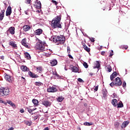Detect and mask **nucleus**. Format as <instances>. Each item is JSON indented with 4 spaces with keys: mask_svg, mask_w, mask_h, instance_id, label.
<instances>
[{
    "mask_svg": "<svg viewBox=\"0 0 130 130\" xmlns=\"http://www.w3.org/2000/svg\"><path fill=\"white\" fill-rule=\"evenodd\" d=\"M71 69H72V71L74 73H78V71H79V69L77 68L76 67H74L73 66H71Z\"/></svg>",
    "mask_w": 130,
    "mask_h": 130,
    "instance_id": "24",
    "label": "nucleus"
},
{
    "mask_svg": "<svg viewBox=\"0 0 130 130\" xmlns=\"http://www.w3.org/2000/svg\"><path fill=\"white\" fill-rule=\"evenodd\" d=\"M53 41L63 44L66 42V38L63 36H56L53 38Z\"/></svg>",
    "mask_w": 130,
    "mask_h": 130,
    "instance_id": "4",
    "label": "nucleus"
},
{
    "mask_svg": "<svg viewBox=\"0 0 130 130\" xmlns=\"http://www.w3.org/2000/svg\"><path fill=\"white\" fill-rule=\"evenodd\" d=\"M52 3H53V4H54L55 6H57V3L56 1H54V0H52Z\"/></svg>",
    "mask_w": 130,
    "mask_h": 130,
    "instance_id": "45",
    "label": "nucleus"
},
{
    "mask_svg": "<svg viewBox=\"0 0 130 130\" xmlns=\"http://www.w3.org/2000/svg\"><path fill=\"white\" fill-rule=\"evenodd\" d=\"M28 75L30 78H38V75L32 73V72H28Z\"/></svg>",
    "mask_w": 130,
    "mask_h": 130,
    "instance_id": "19",
    "label": "nucleus"
},
{
    "mask_svg": "<svg viewBox=\"0 0 130 130\" xmlns=\"http://www.w3.org/2000/svg\"><path fill=\"white\" fill-rule=\"evenodd\" d=\"M37 70H38V71H40V72H41L42 71V67L40 66L39 67H37Z\"/></svg>",
    "mask_w": 130,
    "mask_h": 130,
    "instance_id": "40",
    "label": "nucleus"
},
{
    "mask_svg": "<svg viewBox=\"0 0 130 130\" xmlns=\"http://www.w3.org/2000/svg\"><path fill=\"white\" fill-rule=\"evenodd\" d=\"M38 12H39V13H40V12H39V10H38Z\"/></svg>",
    "mask_w": 130,
    "mask_h": 130,
    "instance_id": "64",
    "label": "nucleus"
},
{
    "mask_svg": "<svg viewBox=\"0 0 130 130\" xmlns=\"http://www.w3.org/2000/svg\"><path fill=\"white\" fill-rule=\"evenodd\" d=\"M42 104L46 107H50L51 106V102L46 100H43L42 101Z\"/></svg>",
    "mask_w": 130,
    "mask_h": 130,
    "instance_id": "5",
    "label": "nucleus"
},
{
    "mask_svg": "<svg viewBox=\"0 0 130 130\" xmlns=\"http://www.w3.org/2000/svg\"><path fill=\"white\" fill-rule=\"evenodd\" d=\"M82 45H83V47H85V46H86V44L85 43H82Z\"/></svg>",
    "mask_w": 130,
    "mask_h": 130,
    "instance_id": "59",
    "label": "nucleus"
},
{
    "mask_svg": "<svg viewBox=\"0 0 130 130\" xmlns=\"http://www.w3.org/2000/svg\"><path fill=\"white\" fill-rule=\"evenodd\" d=\"M78 82H80V83H84V80L81 78H78Z\"/></svg>",
    "mask_w": 130,
    "mask_h": 130,
    "instance_id": "44",
    "label": "nucleus"
},
{
    "mask_svg": "<svg viewBox=\"0 0 130 130\" xmlns=\"http://www.w3.org/2000/svg\"><path fill=\"white\" fill-rule=\"evenodd\" d=\"M43 33V30L42 29L39 28L35 31V35H41Z\"/></svg>",
    "mask_w": 130,
    "mask_h": 130,
    "instance_id": "12",
    "label": "nucleus"
},
{
    "mask_svg": "<svg viewBox=\"0 0 130 130\" xmlns=\"http://www.w3.org/2000/svg\"><path fill=\"white\" fill-rule=\"evenodd\" d=\"M118 108H121L123 107V104L121 101H120L117 105Z\"/></svg>",
    "mask_w": 130,
    "mask_h": 130,
    "instance_id": "25",
    "label": "nucleus"
},
{
    "mask_svg": "<svg viewBox=\"0 0 130 130\" xmlns=\"http://www.w3.org/2000/svg\"><path fill=\"white\" fill-rule=\"evenodd\" d=\"M26 109L27 110L28 112L29 113H31V112H32V111H34V110H32L29 108H26Z\"/></svg>",
    "mask_w": 130,
    "mask_h": 130,
    "instance_id": "39",
    "label": "nucleus"
},
{
    "mask_svg": "<svg viewBox=\"0 0 130 130\" xmlns=\"http://www.w3.org/2000/svg\"><path fill=\"white\" fill-rule=\"evenodd\" d=\"M21 44L26 48H30V47L28 45V43H27V39L25 38L22 40Z\"/></svg>",
    "mask_w": 130,
    "mask_h": 130,
    "instance_id": "9",
    "label": "nucleus"
},
{
    "mask_svg": "<svg viewBox=\"0 0 130 130\" xmlns=\"http://www.w3.org/2000/svg\"><path fill=\"white\" fill-rule=\"evenodd\" d=\"M128 123H129V122L128 121H124L121 125V128H124L126 127V126H127V125H128Z\"/></svg>",
    "mask_w": 130,
    "mask_h": 130,
    "instance_id": "15",
    "label": "nucleus"
},
{
    "mask_svg": "<svg viewBox=\"0 0 130 130\" xmlns=\"http://www.w3.org/2000/svg\"><path fill=\"white\" fill-rule=\"evenodd\" d=\"M107 72L108 73H110L112 71V68H111V66H109L107 68Z\"/></svg>",
    "mask_w": 130,
    "mask_h": 130,
    "instance_id": "37",
    "label": "nucleus"
},
{
    "mask_svg": "<svg viewBox=\"0 0 130 130\" xmlns=\"http://www.w3.org/2000/svg\"><path fill=\"white\" fill-rule=\"evenodd\" d=\"M93 75H94V73H90V74H89V75H90L91 77H92V76H93Z\"/></svg>",
    "mask_w": 130,
    "mask_h": 130,
    "instance_id": "58",
    "label": "nucleus"
},
{
    "mask_svg": "<svg viewBox=\"0 0 130 130\" xmlns=\"http://www.w3.org/2000/svg\"><path fill=\"white\" fill-rule=\"evenodd\" d=\"M122 86L123 87H125L126 86V83H125V82H123Z\"/></svg>",
    "mask_w": 130,
    "mask_h": 130,
    "instance_id": "49",
    "label": "nucleus"
},
{
    "mask_svg": "<svg viewBox=\"0 0 130 130\" xmlns=\"http://www.w3.org/2000/svg\"><path fill=\"white\" fill-rule=\"evenodd\" d=\"M61 17L60 16H57L53 19L51 21V26L53 29H56L59 28L61 29L62 26H61Z\"/></svg>",
    "mask_w": 130,
    "mask_h": 130,
    "instance_id": "1",
    "label": "nucleus"
},
{
    "mask_svg": "<svg viewBox=\"0 0 130 130\" xmlns=\"http://www.w3.org/2000/svg\"><path fill=\"white\" fill-rule=\"evenodd\" d=\"M0 59H2V60H4V59H5V56H0Z\"/></svg>",
    "mask_w": 130,
    "mask_h": 130,
    "instance_id": "47",
    "label": "nucleus"
},
{
    "mask_svg": "<svg viewBox=\"0 0 130 130\" xmlns=\"http://www.w3.org/2000/svg\"><path fill=\"white\" fill-rule=\"evenodd\" d=\"M5 101H3V100H0V103H3V104H4V102Z\"/></svg>",
    "mask_w": 130,
    "mask_h": 130,
    "instance_id": "57",
    "label": "nucleus"
},
{
    "mask_svg": "<svg viewBox=\"0 0 130 130\" xmlns=\"http://www.w3.org/2000/svg\"><path fill=\"white\" fill-rule=\"evenodd\" d=\"M83 66L85 69H88V68H89V65H88V63H87L86 62L83 63Z\"/></svg>",
    "mask_w": 130,
    "mask_h": 130,
    "instance_id": "36",
    "label": "nucleus"
},
{
    "mask_svg": "<svg viewBox=\"0 0 130 130\" xmlns=\"http://www.w3.org/2000/svg\"><path fill=\"white\" fill-rule=\"evenodd\" d=\"M20 112H21V113H24V112H25V110H24V109H21L20 110Z\"/></svg>",
    "mask_w": 130,
    "mask_h": 130,
    "instance_id": "50",
    "label": "nucleus"
},
{
    "mask_svg": "<svg viewBox=\"0 0 130 130\" xmlns=\"http://www.w3.org/2000/svg\"><path fill=\"white\" fill-rule=\"evenodd\" d=\"M67 50L69 51V50H70V48H68Z\"/></svg>",
    "mask_w": 130,
    "mask_h": 130,
    "instance_id": "63",
    "label": "nucleus"
},
{
    "mask_svg": "<svg viewBox=\"0 0 130 130\" xmlns=\"http://www.w3.org/2000/svg\"><path fill=\"white\" fill-rule=\"evenodd\" d=\"M37 87H40L41 86H43V84L40 82H36L35 84Z\"/></svg>",
    "mask_w": 130,
    "mask_h": 130,
    "instance_id": "30",
    "label": "nucleus"
},
{
    "mask_svg": "<svg viewBox=\"0 0 130 130\" xmlns=\"http://www.w3.org/2000/svg\"><path fill=\"white\" fill-rule=\"evenodd\" d=\"M55 76H57V77H58L59 75H58V74H57V73H55Z\"/></svg>",
    "mask_w": 130,
    "mask_h": 130,
    "instance_id": "60",
    "label": "nucleus"
},
{
    "mask_svg": "<svg viewBox=\"0 0 130 130\" xmlns=\"http://www.w3.org/2000/svg\"><path fill=\"white\" fill-rule=\"evenodd\" d=\"M32 102L34 104L35 106H38L39 105V102L35 99H34L32 100Z\"/></svg>",
    "mask_w": 130,
    "mask_h": 130,
    "instance_id": "22",
    "label": "nucleus"
},
{
    "mask_svg": "<svg viewBox=\"0 0 130 130\" xmlns=\"http://www.w3.org/2000/svg\"><path fill=\"white\" fill-rule=\"evenodd\" d=\"M24 55L25 58H27V59H31V56H30V54L28 52H26Z\"/></svg>",
    "mask_w": 130,
    "mask_h": 130,
    "instance_id": "26",
    "label": "nucleus"
},
{
    "mask_svg": "<svg viewBox=\"0 0 130 130\" xmlns=\"http://www.w3.org/2000/svg\"><path fill=\"white\" fill-rule=\"evenodd\" d=\"M8 104L11 105V106H12V107H15V106H16V105H15V104L13 103V102H12L11 101H8Z\"/></svg>",
    "mask_w": 130,
    "mask_h": 130,
    "instance_id": "31",
    "label": "nucleus"
},
{
    "mask_svg": "<svg viewBox=\"0 0 130 130\" xmlns=\"http://www.w3.org/2000/svg\"><path fill=\"white\" fill-rule=\"evenodd\" d=\"M114 126H115V128H118V126H119V122H115L114 123Z\"/></svg>",
    "mask_w": 130,
    "mask_h": 130,
    "instance_id": "33",
    "label": "nucleus"
},
{
    "mask_svg": "<svg viewBox=\"0 0 130 130\" xmlns=\"http://www.w3.org/2000/svg\"><path fill=\"white\" fill-rule=\"evenodd\" d=\"M101 54H102V55H104V54H105V51H102L101 52Z\"/></svg>",
    "mask_w": 130,
    "mask_h": 130,
    "instance_id": "53",
    "label": "nucleus"
},
{
    "mask_svg": "<svg viewBox=\"0 0 130 130\" xmlns=\"http://www.w3.org/2000/svg\"><path fill=\"white\" fill-rule=\"evenodd\" d=\"M100 49H102V46H101L100 47Z\"/></svg>",
    "mask_w": 130,
    "mask_h": 130,
    "instance_id": "62",
    "label": "nucleus"
},
{
    "mask_svg": "<svg viewBox=\"0 0 130 130\" xmlns=\"http://www.w3.org/2000/svg\"><path fill=\"white\" fill-rule=\"evenodd\" d=\"M44 130H49V128L48 127H46L44 129Z\"/></svg>",
    "mask_w": 130,
    "mask_h": 130,
    "instance_id": "54",
    "label": "nucleus"
},
{
    "mask_svg": "<svg viewBox=\"0 0 130 130\" xmlns=\"http://www.w3.org/2000/svg\"><path fill=\"white\" fill-rule=\"evenodd\" d=\"M117 76V73L114 72L110 76L111 81H113L115 78Z\"/></svg>",
    "mask_w": 130,
    "mask_h": 130,
    "instance_id": "13",
    "label": "nucleus"
},
{
    "mask_svg": "<svg viewBox=\"0 0 130 130\" xmlns=\"http://www.w3.org/2000/svg\"><path fill=\"white\" fill-rule=\"evenodd\" d=\"M120 48H121L122 49H127V48H128V46L127 45H122L121 46Z\"/></svg>",
    "mask_w": 130,
    "mask_h": 130,
    "instance_id": "32",
    "label": "nucleus"
},
{
    "mask_svg": "<svg viewBox=\"0 0 130 130\" xmlns=\"http://www.w3.org/2000/svg\"><path fill=\"white\" fill-rule=\"evenodd\" d=\"M25 124H26V125H28L29 126H30V125H32V122L31 121H26L25 122Z\"/></svg>",
    "mask_w": 130,
    "mask_h": 130,
    "instance_id": "35",
    "label": "nucleus"
},
{
    "mask_svg": "<svg viewBox=\"0 0 130 130\" xmlns=\"http://www.w3.org/2000/svg\"><path fill=\"white\" fill-rule=\"evenodd\" d=\"M38 117H39L38 115H37V116L34 117V120H36V119H37L38 118Z\"/></svg>",
    "mask_w": 130,
    "mask_h": 130,
    "instance_id": "48",
    "label": "nucleus"
},
{
    "mask_svg": "<svg viewBox=\"0 0 130 130\" xmlns=\"http://www.w3.org/2000/svg\"><path fill=\"white\" fill-rule=\"evenodd\" d=\"M5 10H2L0 13V21H3L4 20V18L5 17Z\"/></svg>",
    "mask_w": 130,
    "mask_h": 130,
    "instance_id": "16",
    "label": "nucleus"
},
{
    "mask_svg": "<svg viewBox=\"0 0 130 130\" xmlns=\"http://www.w3.org/2000/svg\"><path fill=\"white\" fill-rule=\"evenodd\" d=\"M68 56H69V58H71L72 59H73V57L71 56V54H69L68 55Z\"/></svg>",
    "mask_w": 130,
    "mask_h": 130,
    "instance_id": "52",
    "label": "nucleus"
},
{
    "mask_svg": "<svg viewBox=\"0 0 130 130\" xmlns=\"http://www.w3.org/2000/svg\"><path fill=\"white\" fill-rule=\"evenodd\" d=\"M21 79H23V80H25V78H24L23 77H21Z\"/></svg>",
    "mask_w": 130,
    "mask_h": 130,
    "instance_id": "61",
    "label": "nucleus"
},
{
    "mask_svg": "<svg viewBox=\"0 0 130 130\" xmlns=\"http://www.w3.org/2000/svg\"><path fill=\"white\" fill-rule=\"evenodd\" d=\"M96 62L97 63L96 64L95 68H96V69H99V68H100V63H99L98 61H97Z\"/></svg>",
    "mask_w": 130,
    "mask_h": 130,
    "instance_id": "38",
    "label": "nucleus"
},
{
    "mask_svg": "<svg viewBox=\"0 0 130 130\" xmlns=\"http://www.w3.org/2000/svg\"><path fill=\"white\" fill-rule=\"evenodd\" d=\"M3 104H5V105H7V104H8V101L7 102H4Z\"/></svg>",
    "mask_w": 130,
    "mask_h": 130,
    "instance_id": "56",
    "label": "nucleus"
},
{
    "mask_svg": "<svg viewBox=\"0 0 130 130\" xmlns=\"http://www.w3.org/2000/svg\"><path fill=\"white\" fill-rule=\"evenodd\" d=\"M50 63L51 67H54L55 66H56V64H57V60H56V59H53L50 61Z\"/></svg>",
    "mask_w": 130,
    "mask_h": 130,
    "instance_id": "17",
    "label": "nucleus"
},
{
    "mask_svg": "<svg viewBox=\"0 0 130 130\" xmlns=\"http://www.w3.org/2000/svg\"><path fill=\"white\" fill-rule=\"evenodd\" d=\"M112 104L114 106V107H116L117 106V100L116 99H113L112 100Z\"/></svg>",
    "mask_w": 130,
    "mask_h": 130,
    "instance_id": "23",
    "label": "nucleus"
},
{
    "mask_svg": "<svg viewBox=\"0 0 130 130\" xmlns=\"http://www.w3.org/2000/svg\"><path fill=\"white\" fill-rule=\"evenodd\" d=\"M15 27L13 26H11L9 28V29L7 30V33L8 32H9V33L10 34H11V35H15Z\"/></svg>",
    "mask_w": 130,
    "mask_h": 130,
    "instance_id": "10",
    "label": "nucleus"
},
{
    "mask_svg": "<svg viewBox=\"0 0 130 130\" xmlns=\"http://www.w3.org/2000/svg\"><path fill=\"white\" fill-rule=\"evenodd\" d=\"M21 70L22 71V72H29V68L25 66H21Z\"/></svg>",
    "mask_w": 130,
    "mask_h": 130,
    "instance_id": "20",
    "label": "nucleus"
},
{
    "mask_svg": "<svg viewBox=\"0 0 130 130\" xmlns=\"http://www.w3.org/2000/svg\"><path fill=\"white\" fill-rule=\"evenodd\" d=\"M63 99H64V98L62 96H59L57 99V101L58 102H62V101H63Z\"/></svg>",
    "mask_w": 130,
    "mask_h": 130,
    "instance_id": "28",
    "label": "nucleus"
},
{
    "mask_svg": "<svg viewBox=\"0 0 130 130\" xmlns=\"http://www.w3.org/2000/svg\"><path fill=\"white\" fill-rule=\"evenodd\" d=\"M45 42H43L40 40H38V41L36 43V47L37 49L41 51H45L46 48H45Z\"/></svg>",
    "mask_w": 130,
    "mask_h": 130,
    "instance_id": "2",
    "label": "nucleus"
},
{
    "mask_svg": "<svg viewBox=\"0 0 130 130\" xmlns=\"http://www.w3.org/2000/svg\"><path fill=\"white\" fill-rule=\"evenodd\" d=\"M47 91L49 93H55L57 92V89L53 86L50 87L47 89Z\"/></svg>",
    "mask_w": 130,
    "mask_h": 130,
    "instance_id": "6",
    "label": "nucleus"
},
{
    "mask_svg": "<svg viewBox=\"0 0 130 130\" xmlns=\"http://www.w3.org/2000/svg\"><path fill=\"white\" fill-rule=\"evenodd\" d=\"M23 30L25 31V32H27V31H29L30 29H31V27L28 25H25L23 26Z\"/></svg>",
    "mask_w": 130,
    "mask_h": 130,
    "instance_id": "21",
    "label": "nucleus"
},
{
    "mask_svg": "<svg viewBox=\"0 0 130 130\" xmlns=\"http://www.w3.org/2000/svg\"><path fill=\"white\" fill-rule=\"evenodd\" d=\"M8 130H14V127H11L9 128V129H8Z\"/></svg>",
    "mask_w": 130,
    "mask_h": 130,
    "instance_id": "55",
    "label": "nucleus"
},
{
    "mask_svg": "<svg viewBox=\"0 0 130 130\" xmlns=\"http://www.w3.org/2000/svg\"><path fill=\"white\" fill-rule=\"evenodd\" d=\"M94 91H98V86H95V88L94 89Z\"/></svg>",
    "mask_w": 130,
    "mask_h": 130,
    "instance_id": "51",
    "label": "nucleus"
},
{
    "mask_svg": "<svg viewBox=\"0 0 130 130\" xmlns=\"http://www.w3.org/2000/svg\"><path fill=\"white\" fill-rule=\"evenodd\" d=\"M113 55V50H111V52L110 53L109 57H111Z\"/></svg>",
    "mask_w": 130,
    "mask_h": 130,
    "instance_id": "46",
    "label": "nucleus"
},
{
    "mask_svg": "<svg viewBox=\"0 0 130 130\" xmlns=\"http://www.w3.org/2000/svg\"><path fill=\"white\" fill-rule=\"evenodd\" d=\"M9 45H10V46H12L13 48H15V49H18V46H17L16 44L15 43V42L10 41L9 42Z\"/></svg>",
    "mask_w": 130,
    "mask_h": 130,
    "instance_id": "14",
    "label": "nucleus"
},
{
    "mask_svg": "<svg viewBox=\"0 0 130 130\" xmlns=\"http://www.w3.org/2000/svg\"><path fill=\"white\" fill-rule=\"evenodd\" d=\"M115 86H121L122 84V82H121V80H120L119 77H117L115 79Z\"/></svg>",
    "mask_w": 130,
    "mask_h": 130,
    "instance_id": "7",
    "label": "nucleus"
},
{
    "mask_svg": "<svg viewBox=\"0 0 130 130\" xmlns=\"http://www.w3.org/2000/svg\"><path fill=\"white\" fill-rule=\"evenodd\" d=\"M5 79L6 80L7 82L9 83H12V79H11V76L6 74L5 76Z\"/></svg>",
    "mask_w": 130,
    "mask_h": 130,
    "instance_id": "18",
    "label": "nucleus"
},
{
    "mask_svg": "<svg viewBox=\"0 0 130 130\" xmlns=\"http://www.w3.org/2000/svg\"><path fill=\"white\" fill-rule=\"evenodd\" d=\"M30 3H31V0H25V4L29 5L30 4Z\"/></svg>",
    "mask_w": 130,
    "mask_h": 130,
    "instance_id": "42",
    "label": "nucleus"
},
{
    "mask_svg": "<svg viewBox=\"0 0 130 130\" xmlns=\"http://www.w3.org/2000/svg\"><path fill=\"white\" fill-rule=\"evenodd\" d=\"M89 40H90L91 42H95V39L94 38H89Z\"/></svg>",
    "mask_w": 130,
    "mask_h": 130,
    "instance_id": "41",
    "label": "nucleus"
},
{
    "mask_svg": "<svg viewBox=\"0 0 130 130\" xmlns=\"http://www.w3.org/2000/svg\"><path fill=\"white\" fill-rule=\"evenodd\" d=\"M84 125H86L87 126H90V125H93V123L85 122L84 123Z\"/></svg>",
    "mask_w": 130,
    "mask_h": 130,
    "instance_id": "29",
    "label": "nucleus"
},
{
    "mask_svg": "<svg viewBox=\"0 0 130 130\" xmlns=\"http://www.w3.org/2000/svg\"><path fill=\"white\" fill-rule=\"evenodd\" d=\"M11 14H12V7L11 6H9L6 11V16H11Z\"/></svg>",
    "mask_w": 130,
    "mask_h": 130,
    "instance_id": "11",
    "label": "nucleus"
},
{
    "mask_svg": "<svg viewBox=\"0 0 130 130\" xmlns=\"http://www.w3.org/2000/svg\"><path fill=\"white\" fill-rule=\"evenodd\" d=\"M34 7L36 8V9L40 10V9H41V3L40 1L37 0V2L35 3Z\"/></svg>",
    "mask_w": 130,
    "mask_h": 130,
    "instance_id": "8",
    "label": "nucleus"
},
{
    "mask_svg": "<svg viewBox=\"0 0 130 130\" xmlns=\"http://www.w3.org/2000/svg\"><path fill=\"white\" fill-rule=\"evenodd\" d=\"M83 48L87 52H90V48H88V46H84V47H83Z\"/></svg>",
    "mask_w": 130,
    "mask_h": 130,
    "instance_id": "34",
    "label": "nucleus"
},
{
    "mask_svg": "<svg viewBox=\"0 0 130 130\" xmlns=\"http://www.w3.org/2000/svg\"><path fill=\"white\" fill-rule=\"evenodd\" d=\"M102 93H103V94L104 98H106V97H107V90H103Z\"/></svg>",
    "mask_w": 130,
    "mask_h": 130,
    "instance_id": "27",
    "label": "nucleus"
},
{
    "mask_svg": "<svg viewBox=\"0 0 130 130\" xmlns=\"http://www.w3.org/2000/svg\"><path fill=\"white\" fill-rule=\"evenodd\" d=\"M110 86H111V87H113V86H115V83H114V82H112V83H111L110 84Z\"/></svg>",
    "mask_w": 130,
    "mask_h": 130,
    "instance_id": "43",
    "label": "nucleus"
},
{
    "mask_svg": "<svg viewBox=\"0 0 130 130\" xmlns=\"http://www.w3.org/2000/svg\"><path fill=\"white\" fill-rule=\"evenodd\" d=\"M10 88L9 87L0 88V96L1 97H7L10 95Z\"/></svg>",
    "mask_w": 130,
    "mask_h": 130,
    "instance_id": "3",
    "label": "nucleus"
}]
</instances>
